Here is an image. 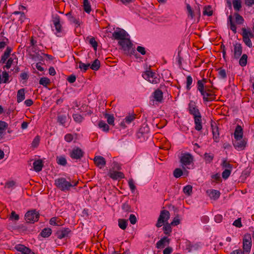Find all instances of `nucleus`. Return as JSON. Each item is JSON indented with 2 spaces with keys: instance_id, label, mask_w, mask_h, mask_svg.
I'll list each match as a JSON object with an SVG mask.
<instances>
[{
  "instance_id": "obj_1",
  "label": "nucleus",
  "mask_w": 254,
  "mask_h": 254,
  "mask_svg": "<svg viewBox=\"0 0 254 254\" xmlns=\"http://www.w3.org/2000/svg\"><path fill=\"white\" fill-rule=\"evenodd\" d=\"M78 181L71 180L70 177L67 178L61 177L55 180V185L56 187L64 192L70 190L77 186Z\"/></svg>"
},
{
  "instance_id": "obj_2",
  "label": "nucleus",
  "mask_w": 254,
  "mask_h": 254,
  "mask_svg": "<svg viewBox=\"0 0 254 254\" xmlns=\"http://www.w3.org/2000/svg\"><path fill=\"white\" fill-rule=\"evenodd\" d=\"M118 43L122 46L125 54L130 56L133 55L136 58H138L137 54L133 48V44L129 39H126L125 41H120Z\"/></svg>"
},
{
  "instance_id": "obj_3",
  "label": "nucleus",
  "mask_w": 254,
  "mask_h": 254,
  "mask_svg": "<svg viewBox=\"0 0 254 254\" xmlns=\"http://www.w3.org/2000/svg\"><path fill=\"white\" fill-rule=\"evenodd\" d=\"M212 88L213 85H212L210 87L198 90L202 96L204 102H211L215 100L216 95L211 89Z\"/></svg>"
},
{
  "instance_id": "obj_4",
  "label": "nucleus",
  "mask_w": 254,
  "mask_h": 254,
  "mask_svg": "<svg viewBox=\"0 0 254 254\" xmlns=\"http://www.w3.org/2000/svg\"><path fill=\"white\" fill-rule=\"evenodd\" d=\"M142 77L152 84H156L160 82V77L158 74L153 72L151 69L146 70L142 74Z\"/></svg>"
},
{
  "instance_id": "obj_5",
  "label": "nucleus",
  "mask_w": 254,
  "mask_h": 254,
  "mask_svg": "<svg viewBox=\"0 0 254 254\" xmlns=\"http://www.w3.org/2000/svg\"><path fill=\"white\" fill-rule=\"evenodd\" d=\"M40 214L36 209L28 211L25 214V219L27 223H34L39 220Z\"/></svg>"
},
{
  "instance_id": "obj_6",
  "label": "nucleus",
  "mask_w": 254,
  "mask_h": 254,
  "mask_svg": "<svg viewBox=\"0 0 254 254\" xmlns=\"http://www.w3.org/2000/svg\"><path fill=\"white\" fill-rule=\"evenodd\" d=\"M252 248V237L249 233L244 235L243 240V249L244 253L249 254Z\"/></svg>"
},
{
  "instance_id": "obj_7",
  "label": "nucleus",
  "mask_w": 254,
  "mask_h": 254,
  "mask_svg": "<svg viewBox=\"0 0 254 254\" xmlns=\"http://www.w3.org/2000/svg\"><path fill=\"white\" fill-rule=\"evenodd\" d=\"M170 218V213L167 210H162L155 226L157 228L161 227L164 223H167Z\"/></svg>"
},
{
  "instance_id": "obj_8",
  "label": "nucleus",
  "mask_w": 254,
  "mask_h": 254,
  "mask_svg": "<svg viewBox=\"0 0 254 254\" xmlns=\"http://www.w3.org/2000/svg\"><path fill=\"white\" fill-rule=\"evenodd\" d=\"M72 234V231L69 228L62 227L57 231L55 236L59 239L69 238Z\"/></svg>"
},
{
  "instance_id": "obj_9",
  "label": "nucleus",
  "mask_w": 254,
  "mask_h": 254,
  "mask_svg": "<svg viewBox=\"0 0 254 254\" xmlns=\"http://www.w3.org/2000/svg\"><path fill=\"white\" fill-rule=\"evenodd\" d=\"M234 50L231 48L232 58L233 59H238L241 56L243 52V47L242 44L238 42H236L233 45Z\"/></svg>"
},
{
  "instance_id": "obj_10",
  "label": "nucleus",
  "mask_w": 254,
  "mask_h": 254,
  "mask_svg": "<svg viewBox=\"0 0 254 254\" xmlns=\"http://www.w3.org/2000/svg\"><path fill=\"white\" fill-rule=\"evenodd\" d=\"M84 151L78 147H74L69 152V156L73 160H80L84 156Z\"/></svg>"
},
{
  "instance_id": "obj_11",
  "label": "nucleus",
  "mask_w": 254,
  "mask_h": 254,
  "mask_svg": "<svg viewBox=\"0 0 254 254\" xmlns=\"http://www.w3.org/2000/svg\"><path fill=\"white\" fill-rule=\"evenodd\" d=\"M193 156L189 153L182 154L180 158V162L183 167L190 165L193 162Z\"/></svg>"
},
{
  "instance_id": "obj_12",
  "label": "nucleus",
  "mask_w": 254,
  "mask_h": 254,
  "mask_svg": "<svg viewBox=\"0 0 254 254\" xmlns=\"http://www.w3.org/2000/svg\"><path fill=\"white\" fill-rule=\"evenodd\" d=\"M188 110L189 113L192 115L193 117L195 116L201 115L199 110L196 106V103L192 100H190L189 103Z\"/></svg>"
},
{
  "instance_id": "obj_13",
  "label": "nucleus",
  "mask_w": 254,
  "mask_h": 254,
  "mask_svg": "<svg viewBox=\"0 0 254 254\" xmlns=\"http://www.w3.org/2000/svg\"><path fill=\"white\" fill-rule=\"evenodd\" d=\"M118 30L114 32L112 34L113 37L115 39L121 40L122 41H125L127 39L126 36H128L127 32L123 29L118 28Z\"/></svg>"
},
{
  "instance_id": "obj_14",
  "label": "nucleus",
  "mask_w": 254,
  "mask_h": 254,
  "mask_svg": "<svg viewBox=\"0 0 254 254\" xmlns=\"http://www.w3.org/2000/svg\"><path fill=\"white\" fill-rule=\"evenodd\" d=\"M234 147L238 151L244 150L246 147L247 142L245 139L239 138L235 139V141L233 143Z\"/></svg>"
},
{
  "instance_id": "obj_15",
  "label": "nucleus",
  "mask_w": 254,
  "mask_h": 254,
  "mask_svg": "<svg viewBox=\"0 0 254 254\" xmlns=\"http://www.w3.org/2000/svg\"><path fill=\"white\" fill-rule=\"evenodd\" d=\"M211 127L212 129L213 139L214 141L218 142L219 140V129L216 124L212 121H211Z\"/></svg>"
},
{
  "instance_id": "obj_16",
  "label": "nucleus",
  "mask_w": 254,
  "mask_h": 254,
  "mask_svg": "<svg viewBox=\"0 0 254 254\" xmlns=\"http://www.w3.org/2000/svg\"><path fill=\"white\" fill-rule=\"evenodd\" d=\"M52 21L58 33L62 32V25L60 23V17L56 14L53 17Z\"/></svg>"
},
{
  "instance_id": "obj_17",
  "label": "nucleus",
  "mask_w": 254,
  "mask_h": 254,
  "mask_svg": "<svg viewBox=\"0 0 254 254\" xmlns=\"http://www.w3.org/2000/svg\"><path fill=\"white\" fill-rule=\"evenodd\" d=\"M170 239L167 237H164L158 241L156 244V247L157 249L164 248L166 245H168L170 243Z\"/></svg>"
},
{
  "instance_id": "obj_18",
  "label": "nucleus",
  "mask_w": 254,
  "mask_h": 254,
  "mask_svg": "<svg viewBox=\"0 0 254 254\" xmlns=\"http://www.w3.org/2000/svg\"><path fill=\"white\" fill-rule=\"evenodd\" d=\"M153 97L156 101L159 103H162L163 101V93L159 89H157L153 93Z\"/></svg>"
},
{
  "instance_id": "obj_19",
  "label": "nucleus",
  "mask_w": 254,
  "mask_h": 254,
  "mask_svg": "<svg viewBox=\"0 0 254 254\" xmlns=\"http://www.w3.org/2000/svg\"><path fill=\"white\" fill-rule=\"evenodd\" d=\"M108 176L114 180L125 178L124 174L120 171H112L111 170H110L108 173Z\"/></svg>"
},
{
  "instance_id": "obj_20",
  "label": "nucleus",
  "mask_w": 254,
  "mask_h": 254,
  "mask_svg": "<svg viewBox=\"0 0 254 254\" xmlns=\"http://www.w3.org/2000/svg\"><path fill=\"white\" fill-rule=\"evenodd\" d=\"M94 162L96 165L100 168L104 166L106 163L105 158L101 156H96L94 158Z\"/></svg>"
},
{
  "instance_id": "obj_21",
  "label": "nucleus",
  "mask_w": 254,
  "mask_h": 254,
  "mask_svg": "<svg viewBox=\"0 0 254 254\" xmlns=\"http://www.w3.org/2000/svg\"><path fill=\"white\" fill-rule=\"evenodd\" d=\"M193 118L195 125V129L197 131L201 130L202 128L201 116L199 115L198 116H195Z\"/></svg>"
},
{
  "instance_id": "obj_22",
  "label": "nucleus",
  "mask_w": 254,
  "mask_h": 254,
  "mask_svg": "<svg viewBox=\"0 0 254 254\" xmlns=\"http://www.w3.org/2000/svg\"><path fill=\"white\" fill-rule=\"evenodd\" d=\"M227 25L234 34L237 33V26L233 21V16L230 15L228 17Z\"/></svg>"
},
{
  "instance_id": "obj_23",
  "label": "nucleus",
  "mask_w": 254,
  "mask_h": 254,
  "mask_svg": "<svg viewBox=\"0 0 254 254\" xmlns=\"http://www.w3.org/2000/svg\"><path fill=\"white\" fill-rule=\"evenodd\" d=\"M208 81V79L203 78L202 79L198 80L197 82V90H199L206 88L210 87V86L206 85Z\"/></svg>"
},
{
  "instance_id": "obj_24",
  "label": "nucleus",
  "mask_w": 254,
  "mask_h": 254,
  "mask_svg": "<svg viewBox=\"0 0 254 254\" xmlns=\"http://www.w3.org/2000/svg\"><path fill=\"white\" fill-rule=\"evenodd\" d=\"M235 139L239 138H243V129L240 125H238L235 128L234 133Z\"/></svg>"
},
{
  "instance_id": "obj_25",
  "label": "nucleus",
  "mask_w": 254,
  "mask_h": 254,
  "mask_svg": "<svg viewBox=\"0 0 254 254\" xmlns=\"http://www.w3.org/2000/svg\"><path fill=\"white\" fill-rule=\"evenodd\" d=\"M33 164L34 170L36 172H39L42 170V168L43 167V162L42 160L38 159V160H35Z\"/></svg>"
},
{
  "instance_id": "obj_26",
  "label": "nucleus",
  "mask_w": 254,
  "mask_h": 254,
  "mask_svg": "<svg viewBox=\"0 0 254 254\" xmlns=\"http://www.w3.org/2000/svg\"><path fill=\"white\" fill-rule=\"evenodd\" d=\"M15 249L22 254H27L30 252V249L23 245L18 244L15 246Z\"/></svg>"
},
{
  "instance_id": "obj_27",
  "label": "nucleus",
  "mask_w": 254,
  "mask_h": 254,
  "mask_svg": "<svg viewBox=\"0 0 254 254\" xmlns=\"http://www.w3.org/2000/svg\"><path fill=\"white\" fill-rule=\"evenodd\" d=\"M25 99V89L24 88H21L17 91V103H20L23 101Z\"/></svg>"
},
{
  "instance_id": "obj_28",
  "label": "nucleus",
  "mask_w": 254,
  "mask_h": 254,
  "mask_svg": "<svg viewBox=\"0 0 254 254\" xmlns=\"http://www.w3.org/2000/svg\"><path fill=\"white\" fill-rule=\"evenodd\" d=\"M186 8L188 18L191 19H193L195 16V14L193 9L191 8L190 4H186Z\"/></svg>"
},
{
  "instance_id": "obj_29",
  "label": "nucleus",
  "mask_w": 254,
  "mask_h": 254,
  "mask_svg": "<svg viewBox=\"0 0 254 254\" xmlns=\"http://www.w3.org/2000/svg\"><path fill=\"white\" fill-rule=\"evenodd\" d=\"M56 161L59 165L63 166H65L67 164L66 158L64 155L57 156Z\"/></svg>"
},
{
  "instance_id": "obj_30",
  "label": "nucleus",
  "mask_w": 254,
  "mask_h": 254,
  "mask_svg": "<svg viewBox=\"0 0 254 254\" xmlns=\"http://www.w3.org/2000/svg\"><path fill=\"white\" fill-rule=\"evenodd\" d=\"M52 232V231L51 228H45L41 231L40 235L43 238H48L51 236Z\"/></svg>"
},
{
  "instance_id": "obj_31",
  "label": "nucleus",
  "mask_w": 254,
  "mask_h": 254,
  "mask_svg": "<svg viewBox=\"0 0 254 254\" xmlns=\"http://www.w3.org/2000/svg\"><path fill=\"white\" fill-rule=\"evenodd\" d=\"M213 11L212 10L211 6L210 5H205L204 6L203 10V14L208 16H211L213 15Z\"/></svg>"
},
{
  "instance_id": "obj_32",
  "label": "nucleus",
  "mask_w": 254,
  "mask_h": 254,
  "mask_svg": "<svg viewBox=\"0 0 254 254\" xmlns=\"http://www.w3.org/2000/svg\"><path fill=\"white\" fill-rule=\"evenodd\" d=\"M235 18V22L238 25L243 24L244 22V19L239 13L235 12L233 16Z\"/></svg>"
},
{
  "instance_id": "obj_33",
  "label": "nucleus",
  "mask_w": 254,
  "mask_h": 254,
  "mask_svg": "<svg viewBox=\"0 0 254 254\" xmlns=\"http://www.w3.org/2000/svg\"><path fill=\"white\" fill-rule=\"evenodd\" d=\"M163 230L165 235L170 236L172 232L171 225L168 222L164 223Z\"/></svg>"
},
{
  "instance_id": "obj_34",
  "label": "nucleus",
  "mask_w": 254,
  "mask_h": 254,
  "mask_svg": "<svg viewBox=\"0 0 254 254\" xmlns=\"http://www.w3.org/2000/svg\"><path fill=\"white\" fill-rule=\"evenodd\" d=\"M220 195V192L219 190H210V193H209V197L214 200L217 199Z\"/></svg>"
},
{
  "instance_id": "obj_35",
  "label": "nucleus",
  "mask_w": 254,
  "mask_h": 254,
  "mask_svg": "<svg viewBox=\"0 0 254 254\" xmlns=\"http://www.w3.org/2000/svg\"><path fill=\"white\" fill-rule=\"evenodd\" d=\"M100 67V62L98 59H95L92 64H91L90 67L93 70H98Z\"/></svg>"
},
{
  "instance_id": "obj_36",
  "label": "nucleus",
  "mask_w": 254,
  "mask_h": 254,
  "mask_svg": "<svg viewBox=\"0 0 254 254\" xmlns=\"http://www.w3.org/2000/svg\"><path fill=\"white\" fill-rule=\"evenodd\" d=\"M234 9L236 11H239L242 8V2L241 0H232Z\"/></svg>"
},
{
  "instance_id": "obj_37",
  "label": "nucleus",
  "mask_w": 254,
  "mask_h": 254,
  "mask_svg": "<svg viewBox=\"0 0 254 254\" xmlns=\"http://www.w3.org/2000/svg\"><path fill=\"white\" fill-rule=\"evenodd\" d=\"M118 225L121 229L125 230L127 226V220L124 219H119Z\"/></svg>"
},
{
  "instance_id": "obj_38",
  "label": "nucleus",
  "mask_w": 254,
  "mask_h": 254,
  "mask_svg": "<svg viewBox=\"0 0 254 254\" xmlns=\"http://www.w3.org/2000/svg\"><path fill=\"white\" fill-rule=\"evenodd\" d=\"M83 9L87 13H90L91 11V5L88 0H83Z\"/></svg>"
},
{
  "instance_id": "obj_39",
  "label": "nucleus",
  "mask_w": 254,
  "mask_h": 254,
  "mask_svg": "<svg viewBox=\"0 0 254 254\" xmlns=\"http://www.w3.org/2000/svg\"><path fill=\"white\" fill-rule=\"evenodd\" d=\"M248 56L247 54H243L239 60V64L242 66H245L247 64Z\"/></svg>"
},
{
  "instance_id": "obj_40",
  "label": "nucleus",
  "mask_w": 254,
  "mask_h": 254,
  "mask_svg": "<svg viewBox=\"0 0 254 254\" xmlns=\"http://www.w3.org/2000/svg\"><path fill=\"white\" fill-rule=\"evenodd\" d=\"M214 157V155L212 153H205L204 154V159L206 163H210L212 161Z\"/></svg>"
},
{
  "instance_id": "obj_41",
  "label": "nucleus",
  "mask_w": 254,
  "mask_h": 254,
  "mask_svg": "<svg viewBox=\"0 0 254 254\" xmlns=\"http://www.w3.org/2000/svg\"><path fill=\"white\" fill-rule=\"evenodd\" d=\"M218 76L220 79H225L227 78L226 70L221 68L218 69Z\"/></svg>"
},
{
  "instance_id": "obj_42",
  "label": "nucleus",
  "mask_w": 254,
  "mask_h": 254,
  "mask_svg": "<svg viewBox=\"0 0 254 254\" xmlns=\"http://www.w3.org/2000/svg\"><path fill=\"white\" fill-rule=\"evenodd\" d=\"M98 127L100 128H102L104 131H108L109 130V126L103 121H99Z\"/></svg>"
},
{
  "instance_id": "obj_43",
  "label": "nucleus",
  "mask_w": 254,
  "mask_h": 254,
  "mask_svg": "<svg viewBox=\"0 0 254 254\" xmlns=\"http://www.w3.org/2000/svg\"><path fill=\"white\" fill-rule=\"evenodd\" d=\"M79 64V68L81 69L83 72H85L90 67V64H84L82 63L81 61L78 62Z\"/></svg>"
},
{
  "instance_id": "obj_44",
  "label": "nucleus",
  "mask_w": 254,
  "mask_h": 254,
  "mask_svg": "<svg viewBox=\"0 0 254 254\" xmlns=\"http://www.w3.org/2000/svg\"><path fill=\"white\" fill-rule=\"evenodd\" d=\"M242 37L243 41L246 45L250 48H252L253 47V43L250 38H249L247 35H245V36L242 35Z\"/></svg>"
},
{
  "instance_id": "obj_45",
  "label": "nucleus",
  "mask_w": 254,
  "mask_h": 254,
  "mask_svg": "<svg viewBox=\"0 0 254 254\" xmlns=\"http://www.w3.org/2000/svg\"><path fill=\"white\" fill-rule=\"evenodd\" d=\"M104 117L106 119H107L108 123L110 125H114V120L115 118L113 115H110L107 113H106L104 115Z\"/></svg>"
},
{
  "instance_id": "obj_46",
  "label": "nucleus",
  "mask_w": 254,
  "mask_h": 254,
  "mask_svg": "<svg viewBox=\"0 0 254 254\" xmlns=\"http://www.w3.org/2000/svg\"><path fill=\"white\" fill-rule=\"evenodd\" d=\"M66 116L65 115H60L58 116V122L61 125L65 126Z\"/></svg>"
},
{
  "instance_id": "obj_47",
  "label": "nucleus",
  "mask_w": 254,
  "mask_h": 254,
  "mask_svg": "<svg viewBox=\"0 0 254 254\" xmlns=\"http://www.w3.org/2000/svg\"><path fill=\"white\" fill-rule=\"evenodd\" d=\"M50 82L51 81L50 79L45 77L41 78L39 80V84L46 87L50 83Z\"/></svg>"
},
{
  "instance_id": "obj_48",
  "label": "nucleus",
  "mask_w": 254,
  "mask_h": 254,
  "mask_svg": "<svg viewBox=\"0 0 254 254\" xmlns=\"http://www.w3.org/2000/svg\"><path fill=\"white\" fill-rule=\"evenodd\" d=\"M40 138H41L39 135H36L35 137V138L33 139V140L32 142V143H31L32 147H33L34 148H37L39 144Z\"/></svg>"
},
{
  "instance_id": "obj_49",
  "label": "nucleus",
  "mask_w": 254,
  "mask_h": 254,
  "mask_svg": "<svg viewBox=\"0 0 254 254\" xmlns=\"http://www.w3.org/2000/svg\"><path fill=\"white\" fill-rule=\"evenodd\" d=\"M221 166L223 168H226V169H230L232 170L233 168V165L230 164L226 159H223L221 164Z\"/></svg>"
},
{
  "instance_id": "obj_50",
  "label": "nucleus",
  "mask_w": 254,
  "mask_h": 254,
  "mask_svg": "<svg viewBox=\"0 0 254 254\" xmlns=\"http://www.w3.org/2000/svg\"><path fill=\"white\" fill-rule=\"evenodd\" d=\"M122 209L126 212H132V209L130 205L127 202L124 203L122 205Z\"/></svg>"
},
{
  "instance_id": "obj_51",
  "label": "nucleus",
  "mask_w": 254,
  "mask_h": 254,
  "mask_svg": "<svg viewBox=\"0 0 254 254\" xmlns=\"http://www.w3.org/2000/svg\"><path fill=\"white\" fill-rule=\"evenodd\" d=\"M242 35L245 36V35H247L249 38H252L254 37V34L252 32V31L250 30L248 31L245 28H242Z\"/></svg>"
},
{
  "instance_id": "obj_52",
  "label": "nucleus",
  "mask_w": 254,
  "mask_h": 254,
  "mask_svg": "<svg viewBox=\"0 0 254 254\" xmlns=\"http://www.w3.org/2000/svg\"><path fill=\"white\" fill-rule=\"evenodd\" d=\"M192 187L191 185H187L184 187L183 192L186 195H190L192 193Z\"/></svg>"
},
{
  "instance_id": "obj_53",
  "label": "nucleus",
  "mask_w": 254,
  "mask_h": 254,
  "mask_svg": "<svg viewBox=\"0 0 254 254\" xmlns=\"http://www.w3.org/2000/svg\"><path fill=\"white\" fill-rule=\"evenodd\" d=\"M139 130L140 131V132H142L147 135L149 132V128L147 125L144 124L140 127Z\"/></svg>"
},
{
  "instance_id": "obj_54",
  "label": "nucleus",
  "mask_w": 254,
  "mask_h": 254,
  "mask_svg": "<svg viewBox=\"0 0 254 254\" xmlns=\"http://www.w3.org/2000/svg\"><path fill=\"white\" fill-rule=\"evenodd\" d=\"M192 83V78L190 75H188L187 77L186 82V89L187 90H190L191 88V85Z\"/></svg>"
},
{
  "instance_id": "obj_55",
  "label": "nucleus",
  "mask_w": 254,
  "mask_h": 254,
  "mask_svg": "<svg viewBox=\"0 0 254 254\" xmlns=\"http://www.w3.org/2000/svg\"><path fill=\"white\" fill-rule=\"evenodd\" d=\"M183 171L180 168H176L173 172V175L176 178H179L183 175Z\"/></svg>"
},
{
  "instance_id": "obj_56",
  "label": "nucleus",
  "mask_w": 254,
  "mask_h": 254,
  "mask_svg": "<svg viewBox=\"0 0 254 254\" xmlns=\"http://www.w3.org/2000/svg\"><path fill=\"white\" fill-rule=\"evenodd\" d=\"M72 117L73 118L74 121L78 123H81L83 119V117L81 115L78 114H73Z\"/></svg>"
},
{
  "instance_id": "obj_57",
  "label": "nucleus",
  "mask_w": 254,
  "mask_h": 254,
  "mask_svg": "<svg viewBox=\"0 0 254 254\" xmlns=\"http://www.w3.org/2000/svg\"><path fill=\"white\" fill-rule=\"evenodd\" d=\"M89 43L93 48L94 50L96 51L98 47V43L96 41L95 38H91L89 39Z\"/></svg>"
},
{
  "instance_id": "obj_58",
  "label": "nucleus",
  "mask_w": 254,
  "mask_h": 254,
  "mask_svg": "<svg viewBox=\"0 0 254 254\" xmlns=\"http://www.w3.org/2000/svg\"><path fill=\"white\" fill-rule=\"evenodd\" d=\"M7 127L8 124L6 122L0 121V134H2Z\"/></svg>"
},
{
  "instance_id": "obj_59",
  "label": "nucleus",
  "mask_w": 254,
  "mask_h": 254,
  "mask_svg": "<svg viewBox=\"0 0 254 254\" xmlns=\"http://www.w3.org/2000/svg\"><path fill=\"white\" fill-rule=\"evenodd\" d=\"M231 172L232 170L230 169H225L222 173V178L225 180L228 179L230 176Z\"/></svg>"
},
{
  "instance_id": "obj_60",
  "label": "nucleus",
  "mask_w": 254,
  "mask_h": 254,
  "mask_svg": "<svg viewBox=\"0 0 254 254\" xmlns=\"http://www.w3.org/2000/svg\"><path fill=\"white\" fill-rule=\"evenodd\" d=\"M128 186L131 191L133 193L136 190V187L134 184V182L132 179H129L128 181Z\"/></svg>"
},
{
  "instance_id": "obj_61",
  "label": "nucleus",
  "mask_w": 254,
  "mask_h": 254,
  "mask_svg": "<svg viewBox=\"0 0 254 254\" xmlns=\"http://www.w3.org/2000/svg\"><path fill=\"white\" fill-rule=\"evenodd\" d=\"M193 10H194L195 15L197 16L198 21L200 17V15H201V12H200L199 5L198 4H197L196 6H194Z\"/></svg>"
},
{
  "instance_id": "obj_62",
  "label": "nucleus",
  "mask_w": 254,
  "mask_h": 254,
  "mask_svg": "<svg viewBox=\"0 0 254 254\" xmlns=\"http://www.w3.org/2000/svg\"><path fill=\"white\" fill-rule=\"evenodd\" d=\"M135 119V116L134 115H128L127 116L125 119L124 120L126 123L127 124H129L131 123Z\"/></svg>"
},
{
  "instance_id": "obj_63",
  "label": "nucleus",
  "mask_w": 254,
  "mask_h": 254,
  "mask_svg": "<svg viewBox=\"0 0 254 254\" xmlns=\"http://www.w3.org/2000/svg\"><path fill=\"white\" fill-rule=\"evenodd\" d=\"M15 185V182L13 181L7 182L5 184V188L13 189Z\"/></svg>"
},
{
  "instance_id": "obj_64",
  "label": "nucleus",
  "mask_w": 254,
  "mask_h": 254,
  "mask_svg": "<svg viewBox=\"0 0 254 254\" xmlns=\"http://www.w3.org/2000/svg\"><path fill=\"white\" fill-rule=\"evenodd\" d=\"M137 137L138 138H139L141 139V141H144L146 139V138L147 137V136L146 134H144V133L140 132L139 130L137 133Z\"/></svg>"
}]
</instances>
